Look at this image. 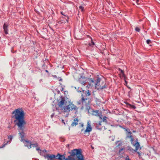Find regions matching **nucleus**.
<instances>
[{
	"label": "nucleus",
	"mask_w": 160,
	"mask_h": 160,
	"mask_svg": "<svg viewBox=\"0 0 160 160\" xmlns=\"http://www.w3.org/2000/svg\"><path fill=\"white\" fill-rule=\"evenodd\" d=\"M12 114H14L12 118L15 119L14 122L15 125L18 127V129L19 132L18 134L21 139V141L28 142L30 144V147H28L29 149L31 148L32 147H37L38 144L37 143L31 144L30 141L24 139L25 134L24 131L27 123L25 120V113L24 111L22 108H18L15 109L12 112Z\"/></svg>",
	"instance_id": "nucleus-1"
},
{
	"label": "nucleus",
	"mask_w": 160,
	"mask_h": 160,
	"mask_svg": "<svg viewBox=\"0 0 160 160\" xmlns=\"http://www.w3.org/2000/svg\"><path fill=\"white\" fill-rule=\"evenodd\" d=\"M56 159L59 160H84L80 149L72 150L71 155L68 158H66L65 154L61 155L58 153L56 155Z\"/></svg>",
	"instance_id": "nucleus-2"
},
{
	"label": "nucleus",
	"mask_w": 160,
	"mask_h": 160,
	"mask_svg": "<svg viewBox=\"0 0 160 160\" xmlns=\"http://www.w3.org/2000/svg\"><path fill=\"white\" fill-rule=\"evenodd\" d=\"M78 92H81V99L77 102L79 104L82 103L83 105H86L87 102H88L90 99L89 97L91 95V93L88 90H82V91L79 90L78 88L77 90Z\"/></svg>",
	"instance_id": "nucleus-3"
},
{
	"label": "nucleus",
	"mask_w": 160,
	"mask_h": 160,
	"mask_svg": "<svg viewBox=\"0 0 160 160\" xmlns=\"http://www.w3.org/2000/svg\"><path fill=\"white\" fill-rule=\"evenodd\" d=\"M95 88L98 90H102L107 88V86L104 81L101 78H98L95 83Z\"/></svg>",
	"instance_id": "nucleus-4"
},
{
	"label": "nucleus",
	"mask_w": 160,
	"mask_h": 160,
	"mask_svg": "<svg viewBox=\"0 0 160 160\" xmlns=\"http://www.w3.org/2000/svg\"><path fill=\"white\" fill-rule=\"evenodd\" d=\"M76 108L77 107L75 105L70 103L65 107L63 111L65 112H68L71 111L76 110Z\"/></svg>",
	"instance_id": "nucleus-5"
},
{
	"label": "nucleus",
	"mask_w": 160,
	"mask_h": 160,
	"mask_svg": "<svg viewBox=\"0 0 160 160\" xmlns=\"http://www.w3.org/2000/svg\"><path fill=\"white\" fill-rule=\"evenodd\" d=\"M58 105L59 107L60 108L61 110H63L65 106V102H67L65 101L64 98H61V100H59L58 101Z\"/></svg>",
	"instance_id": "nucleus-6"
},
{
	"label": "nucleus",
	"mask_w": 160,
	"mask_h": 160,
	"mask_svg": "<svg viewBox=\"0 0 160 160\" xmlns=\"http://www.w3.org/2000/svg\"><path fill=\"white\" fill-rule=\"evenodd\" d=\"M44 157L48 160H55L56 158V155L54 154H47L44 156Z\"/></svg>",
	"instance_id": "nucleus-7"
},
{
	"label": "nucleus",
	"mask_w": 160,
	"mask_h": 160,
	"mask_svg": "<svg viewBox=\"0 0 160 160\" xmlns=\"http://www.w3.org/2000/svg\"><path fill=\"white\" fill-rule=\"evenodd\" d=\"M92 114L93 115L99 117V118L102 119V118L101 117L102 113L101 112H99V110L93 111L92 112Z\"/></svg>",
	"instance_id": "nucleus-8"
},
{
	"label": "nucleus",
	"mask_w": 160,
	"mask_h": 160,
	"mask_svg": "<svg viewBox=\"0 0 160 160\" xmlns=\"http://www.w3.org/2000/svg\"><path fill=\"white\" fill-rule=\"evenodd\" d=\"M92 130V128L89 122H88L87 124L86 129L84 131V133L86 134L87 132H89Z\"/></svg>",
	"instance_id": "nucleus-9"
},
{
	"label": "nucleus",
	"mask_w": 160,
	"mask_h": 160,
	"mask_svg": "<svg viewBox=\"0 0 160 160\" xmlns=\"http://www.w3.org/2000/svg\"><path fill=\"white\" fill-rule=\"evenodd\" d=\"M132 133L130 131L128 132V133L127 134L126 138H128L130 139V141L132 144V142L133 141L134 139L132 136L131 135Z\"/></svg>",
	"instance_id": "nucleus-10"
},
{
	"label": "nucleus",
	"mask_w": 160,
	"mask_h": 160,
	"mask_svg": "<svg viewBox=\"0 0 160 160\" xmlns=\"http://www.w3.org/2000/svg\"><path fill=\"white\" fill-rule=\"evenodd\" d=\"M136 142L134 144L133 142H132V144L133 146L135 147V149L134 150L135 151H136L140 147L139 143L137 139L136 140Z\"/></svg>",
	"instance_id": "nucleus-11"
},
{
	"label": "nucleus",
	"mask_w": 160,
	"mask_h": 160,
	"mask_svg": "<svg viewBox=\"0 0 160 160\" xmlns=\"http://www.w3.org/2000/svg\"><path fill=\"white\" fill-rule=\"evenodd\" d=\"M119 70L120 72V73L121 74H120V78H124V79H125L126 76L124 74V71L120 68H119Z\"/></svg>",
	"instance_id": "nucleus-12"
},
{
	"label": "nucleus",
	"mask_w": 160,
	"mask_h": 160,
	"mask_svg": "<svg viewBox=\"0 0 160 160\" xmlns=\"http://www.w3.org/2000/svg\"><path fill=\"white\" fill-rule=\"evenodd\" d=\"M79 82L82 85H84L86 83V80L85 78H81L79 79Z\"/></svg>",
	"instance_id": "nucleus-13"
},
{
	"label": "nucleus",
	"mask_w": 160,
	"mask_h": 160,
	"mask_svg": "<svg viewBox=\"0 0 160 160\" xmlns=\"http://www.w3.org/2000/svg\"><path fill=\"white\" fill-rule=\"evenodd\" d=\"M78 119L77 118H75L71 124L72 126L73 127L76 126V125H78Z\"/></svg>",
	"instance_id": "nucleus-14"
},
{
	"label": "nucleus",
	"mask_w": 160,
	"mask_h": 160,
	"mask_svg": "<svg viewBox=\"0 0 160 160\" xmlns=\"http://www.w3.org/2000/svg\"><path fill=\"white\" fill-rule=\"evenodd\" d=\"M8 25H6L5 23L4 24L3 26V28L5 34H8Z\"/></svg>",
	"instance_id": "nucleus-15"
},
{
	"label": "nucleus",
	"mask_w": 160,
	"mask_h": 160,
	"mask_svg": "<svg viewBox=\"0 0 160 160\" xmlns=\"http://www.w3.org/2000/svg\"><path fill=\"white\" fill-rule=\"evenodd\" d=\"M122 141L119 140L116 142L115 143L117 147H119L122 145Z\"/></svg>",
	"instance_id": "nucleus-16"
},
{
	"label": "nucleus",
	"mask_w": 160,
	"mask_h": 160,
	"mask_svg": "<svg viewBox=\"0 0 160 160\" xmlns=\"http://www.w3.org/2000/svg\"><path fill=\"white\" fill-rule=\"evenodd\" d=\"M107 118L106 116H104L102 119V122H105L106 123H107Z\"/></svg>",
	"instance_id": "nucleus-17"
},
{
	"label": "nucleus",
	"mask_w": 160,
	"mask_h": 160,
	"mask_svg": "<svg viewBox=\"0 0 160 160\" xmlns=\"http://www.w3.org/2000/svg\"><path fill=\"white\" fill-rule=\"evenodd\" d=\"M79 10H81L82 12H83V7L81 6H80L79 7Z\"/></svg>",
	"instance_id": "nucleus-18"
},
{
	"label": "nucleus",
	"mask_w": 160,
	"mask_h": 160,
	"mask_svg": "<svg viewBox=\"0 0 160 160\" xmlns=\"http://www.w3.org/2000/svg\"><path fill=\"white\" fill-rule=\"evenodd\" d=\"M135 30L136 31L138 32H139L140 31V29L138 27H136Z\"/></svg>",
	"instance_id": "nucleus-19"
},
{
	"label": "nucleus",
	"mask_w": 160,
	"mask_h": 160,
	"mask_svg": "<svg viewBox=\"0 0 160 160\" xmlns=\"http://www.w3.org/2000/svg\"><path fill=\"white\" fill-rule=\"evenodd\" d=\"M129 105L130 106L131 108L133 109H135L136 108V107L133 105H131L130 104H129Z\"/></svg>",
	"instance_id": "nucleus-20"
},
{
	"label": "nucleus",
	"mask_w": 160,
	"mask_h": 160,
	"mask_svg": "<svg viewBox=\"0 0 160 160\" xmlns=\"http://www.w3.org/2000/svg\"><path fill=\"white\" fill-rule=\"evenodd\" d=\"M8 142H7L6 143L3 144L2 147H0V149L3 148L4 147H5V146L8 143Z\"/></svg>",
	"instance_id": "nucleus-21"
},
{
	"label": "nucleus",
	"mask_w": 160,
	"mask_h": 160,
	"mask_svg": "<svg viewBox=\"0 0 160 160\" xmlns=\"http://www.w3.org/2000/svg\"><path fill=\"white\" fill-rule=\"evenodd\" d=\"M8 139H10V140H11L12 139V136H11V135L8 136Z\"/></svg>",
	"instance_id": "nucleus-22"
},
{
	"label": "nucleus",
	"mask_w": 160,
	"mask_h": 160,
	"mask_svg": "<svg viewBox=\"0 0 160 160\" xmlns=\"http://www.w3.org/2000/svg\"><path fill=\"white\" fill-rule=\"evenodd\" d=\"M151 42V41L150 40L148 39L147 40V43L148 44H149Z\"/></svg>",
	"instance_id": "nucleus-23"
},
{
	"label": "nucleus",
	"mask_w": 160,
	"mask_h": 160,
	"mask_svg": "<svg viewBox=\"0 0 160 160\" xmlns=\"http://www.w3.org/2000/svg\"><path fill=\"white\" fill-rule=\"evenodd\" d=\"M90 45V46H92L94 45H95L94 43L92 41L91 43L89 44Z\"/></svg>",
	"instance_id": "nucleus-24"
},
{
	"label": "nucleus",
	"mask_w": 160,
	"mask_h": 160,
	"mask_svg": "<svg viewBox=\"0 0 160 160\" xmlns=\"http://www.w3.org/2000/svg\"><path fill=\"white\" fill-rule=\"evenodd\" d=\"M125 160H131L128 158V157L127 156L126 158H125Z\"/></svg>",
	"instance_id": "nucleus-25"
},
{
	"label": "nucleus",
	"mask_w": 160,
	"mask_h": 160,
	"mask_svg": "<svg viewBox=\"0 0 160 160\" xmlns=\"http://www.w3.org/2000/svg\"><path fill=\"white\" fill-rule=\"evenodd\" d=\"M27 143V145H26V146L28 148V147H30V144H29V143L28 142Z\"/></svg>",
	"instance_id": "nucleus-26"
},
{
	"label": "nucleus",
	"mask_w": 160,
	"mask_h": 160,
	"mask_svg": "<svg viewBox=\"0 0 160 160\" xmlns=\"http://www.w3.org/2000/svg\"><path fill=\"white\" fill-rule=\"evenodd\" d=\"M102 122V121L99 122L98 123V126H101L102 125V124H101Z\"/></svg>",
	"instance_id": "nucleus-27"
},
{
	"label": "nucleus",
	"mask_w": 160,
	"mask_h": 160,
	"mask_svg": "<svg viewBox=\"0 0 160 160\" xmlns=\"http://www.w3.org/2000/svg\"><path fill=\"white\" fill-rule=\"evenodd\" d=\"M36 150L37 151H39V150H40V148L39 147L37 148H36Z\"/></svg>",
	"instance_id": "nucleus-28"
},
{
	"label": "nucleus",
	"mask_w": 160,
	"mask_h": 160,
	"mask_svg": "<svg viewBox=\"0 0 160 160\" xmlns=\"http://www.w3.org/2000/svg\"><path fill=\"white\" fill-rule=\"evenodd\" d=\"M138 154V155L139 156H140L141 155V153H140V152H137Z\"/></svg>",
	"instance_id": "nucleus-29"
},
{
	"label": "nucleus",
	"mask_w": 160,
	"mask_h": 160,
	"mask_svg": "<svg viewBox=\"0 0 160 160\" xmlns=\"http://www.w3.org/2000/svg\"><path fill=\"white\" fill-rule=\"evenodd\" d=\"M91 82L93 83H94L95 84V83L94 82V80L93 79H92L91 80Z\"/></svg>",
	"instance_id": "nucleus-30"
},
{
	"label": "nucleus",
	"mask_w": 160,
	"mask_h": 160,
	"mask_svg": "<svg viewBox=\"0 0 160 160\" xmlns=\"http://www.w3.org/2000/svg\"><path fill=\"white\" fill-rule=\"evenodd\" d=\"M62 122L63 123H64V124H65V122H64V120H63V119H62Z\"/></svg>",
	"instance_id": "nucleus-31"
},
{
	"label": "nucleus",
	"mask_w": 160,
	"mask_h": 160,
	"mask_svg": "<svg viewBox=\"0 0 160 160\" xmlns=\"http://www.w3.org/2000/svg\"><path fill=\"white\" fill-rule=\"evenodd\" d=\"M59 81H62V79L61 78H60L59 80Z\"/></svg>",
	"instance_id": "nucleus-32"
},
{
	"label": "nucleus",
	"mask_w": 160,
	"mask_h": 160,
	"mask_svg": "<svg viewBox=\"0 0 160 160\" xmlns=\"http://www.w3.org/2000/svg\"><path fill=\"white\" fill-rule=\"evenodd\" d=\"M66 147H69V144H67L66 145Z\"/></svg>",
	"instance_id": "nucleus-33"
},
{
	"label": "nucleus",
	"mask_w": 160,
	"mask_h": 160,
	"mask_svg": "<svg viewBox=\"0 0 160 160\" xmlns=\"http://www.w3.org/2000/svg\"><path fill=\"white\" fill-rule=\"evenodd\" d=\"M125 83H126V84H127L128 82H127L126 81H125Z\"/></svg>",
	"instance_id": "nucleus-34"
},
{
	"label": "nucleus",
	"mask_w": 160,
	"mask_h": 160,
	"mask_svg": "<svg viewBox=\"0 0 160 160\" xmlns=\"http://www.w3.org/2000/svg\"><path fill=\"white\" fill-rule=\"evenodd\" d=\"M132 132H136V131H134H134H132Z\"/></svg>",
	"instance_id": "nucleus-35"
},
{
	"label": "nucleus",
	"mask_w": 160,
	"mask_h": 160,
	"mask_svg": "<svg viewBox=\"0 0 160 160\" xmlns=\"http://www.w3.org/2000/svg\"><path fill=\"white\" fill-rule=\"evenodd\" d=\"M61 14L62 15H64L63 14L62 12H61Z\"/></svg>",
	"instance_id": "nucleus-36"
},
{
	"label": "nucleus",
	"mask_w": 160,
	"mask_h": 160,
	"mask_svg": "<svg viewBox=\"0 0 160 160\" xmlns=\"http://www.w3.org/2000/svg\"><path fill=\"white\" fill-rule=\"evenodd\" d=\"M136 0V2H138L139 1V0Z\"/></svg>",
	"instance_id": "nucleus-37"
},
{
	"label": "nucleus",
	"mask_w": 160,
	"mask_h": 160,
	"mask_svg": "<svg viewBox=\"0 0 160 160\" xmlns=\"http://www.w3.org/2000/svg\"><path fill=\"white\" fill-rule=\"evenodd\" d=\"M127 87H128V88H129V89H131V88H130V87H128V86Z\"/></svg>",
	"instance_id": "nucleus-38"
},
{
	"label": "nucleus",
	"mask_w": 160,
	"mask_h": 160,
	"mask_svg": "<svg viewBox=\"0 0 160 160\" xmlns=\"http://www.w3.org/2000/svg\"><path fill=\"white\" fill-rule=\"evenodd\" d=\"M45 71L46 72H48V71L47 70H46Z\"/></svg>",
	"instance_id": "nucleus-39"
},
{
	"label": "nucleus",
	"mask_w": 160,
	"mask_h": 160,
	"mask_svg": "<svg viewBox=\"0 0 160 160\" xmlns=\"http://www.w3.org/2000/svg\"><path fill=\"white\" fill-rule=\"evenodd\" d=\"M92 93H93V94L94 95V92H92Z\"/></svg>",
	"instance_id": "nucleus-40"
},
{
	"label": "nucleus",
	"mask_w": 160,
	"mask_h": 160,
	"mask_svg": "<svg viewBox=\"0 0 160 160\" xmlns=\"http://www.w3.org/2000/svg\"><path fill=\"white\" fill-rule=\"evenodd\" d=\"M89 134H90V133H88V135H89Z\"/></svg>",
	"instance_id": "nucleus-41"
}]
</instances>
